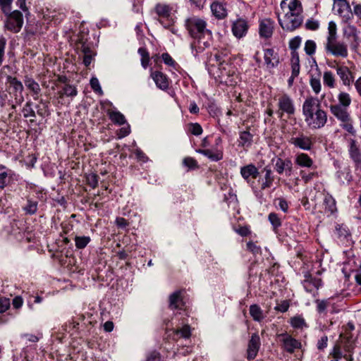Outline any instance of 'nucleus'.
<instances>
[{
	"label": "nucleus",
	"mask_w": 361,
	"mask_h": 361,
	"mask_svg": "<svg viewBox=\"0 0 361 361\" xmlns=\"http://www.w3.org/2000/svg\"><path fill=\"white\" fill-rule=\"evenodd\" d=\"M349 154L352 159L361 157V153L354 139L349 140Z\"/></svg>",
	"instance_id": "obj_48"
},
{
	"label": "nucleus",
	"mask_w": 361,
	"mask_h": 361,
	"mask_svg": "<svg viewBox=\"0 0 361 361\" xmlns=\"http://www.w3.org/2000/svg\"><path fill=\"white\" fill-rule=\"evenodd\" d=\"M340 126L350 135L353 136L356 135V130L353 126V122L351 117L348 120H345V121H341Z\"/></svg>",
	"instance_id": "obj_43"
},
{
	"label": "nucleus",
	"mask_w": 361,
	"mask_h": 361,
	"mask_svg": "<svg viewBox=\"0 0 361 361\" xmlns=\"http://www.w3.org/2000/svg\"><path fill=\"white\" fill-rule=\"evenodd\" d=\"M290 63L292 68L291 78L295 79L300 73V57L298 51H291Z\"/></svg>",
	"instance_id": "obj_35"
},
{
	"label": "nucleus",
	"mask_w": 361,
	"mask_h": 361,
	"mask_svg": "<svg viewBox=\"0 0 361 361\" xmlns=\"http://www.w3.org/2000/svg\"><path fill=\"white\" fill-rule=\"evenodd\" d=\"M6 83L9 84L10 87L13 89L16 92L22 93L23 91V83L18 80L16 77L8 75L6 77Z\"/></svg>",
	"instance_id": "obj_37"
},
{
	"label": "nucleus",
	"mask_w": 361,
	"mask_h": 361,
	"mask_svg": "<svg viewBox=\"0 0 361 361\" xmlns=\"http://www.w3.org/2000/svg\"><path fill=\"white\" fill-rule=\"evenodd\" d=\"M240 173L243 178L247 183H250L252 179L257 178L259 173L258 169L253 164L242 166L240 168Z\"/></svg>",
	"instance_id": "obj_19"
},
{
	"label": "nucleus",
	"mask_w": 361,
	"mask_h": 361,
	"mask_svg": "<svg viewBox=\"0 0 361 361\" xmlns=\"http://www.w3.org/2000/svg\"><path fill=\"white\" fill-rule=\"evenodd\" d=\"M185 26L193 39L190 44L192 54L198 56L211 45L212 32L207 29V23L197 16H191L185 20Z\"/></svg>",
	"instance_id": "obj_1"
},
{
	"label": "nucleus",
	"mask_w": 361,
	"mask_h": 361,
	"mask_svg": "<svg viewBox=\"0 0 361 361\" xmlns=\"http://www.w3.org/2000/svg\"><path fill=\"white\" fill-rule=\"evenodd\" d=\"M247 250H249L253 255H255L261 254V252H262L261 247L252 241H249L247 243Z\"/></svg>",
	"instance_id": "obj_62"
},
{
	"label": "nucleus",
	"mask_w": 361,
	"mask_h": 361,
	"mask_svg": "<svg viewBox=\"0 0 361 361\" xmlns=\"http://www.w3.org/2000/svg\"><path fill=\"white\" fill-rule=\"evenodd\" d=\"M323 82L325 85L330 88L335 87V76L331 71H325L323 75Z\"/></svg>",
	"instance_id": "obj_46"
},
{
	"label": "nucleus",
	"mask_w": 361,
	"mask_h": 361,
	"mask_svg": "<svg viewBox=\"0 0 361 361\" xmlns=\"http://www.w3.org/2000/svg\"><path fill=\"white\" fill-rule=\"evenodd\" d=\"M13 0H0V7L5 14L11 12Z\"/></svg>",
	"instance_id": "obj_64"
},
{
	"label": "nucleus",
	"mask_w": 361,
	"mask_h": 361,
	"mask_svg": "<svg viewBox=\"0 0 361 361\" xmlns=\"http://www.w3.org/2000/svg\"><path fill=\"white\" fill-rule=\"evenodd\" d=\"M249 27L250 25L245 18H238L233 22L231 31L236 38L241 39L247 35Z\"/></svg>",
	"instance_id": "obj_15"
},
{
	"label": "nucleus",
	"mask_w": 361,
	"mask_h": 361,
	"mask_svg": "<svg viewBox=\"0 0 361 361\" xmlns=\"http://www.w3.org/2000/svg\"><path fill=\"white\" fill-rule=\"evenodd\" d=\"M196 152L199 154H203L204 156L207 157L212 161H218L223 159L222 149H215L213 147L212 149H196Z\"/></svg>",
	"instance_id": "obj_23"
},
{
	"label": "nucleus",
	"mask_w": 361,
	"mask_h": 361,
	"mask_svg": "<svg viewBox=\"0 0 361 361\" xmlns=\"http://www.w3.org/2000/svg\"><path fill=\"white\" fill-rule=\"evenodd\" d=\"M322 285V279L312 277L310 275H305V279L303 281V286L307 292H312V288L318 289Z\"/></svg>",
	"instance_id": "obj_31"
},
{
	"label": "nucleus",
	"mask_w": 361,
	"mask_h": 361,
	"mask_svg": "<svg viewBox=\"0 0 361 361\" xmlns=\"http://www.w3.org/2000/svg\"><path fill=\"white\" fill-rule=\"evenodd\" d=\"M38 203L37 201H33L30 199L27 200L26 205L23 207V210L26 214L32 215L35 214L37 211Z\"/></svg>",
	"instance_id": "obj_49"
},
{
	"label": "nucleus",
	"mask_w": 361,
	"mask_h": 361,
	"mask_svg": "<svg viewBox=\"0 0 361 361\" xmlns=\"http://www.w3.org/2000/svg\"><path fill=\"white\" fill-rule=\"evenodd\" d=\"M78 90L74 85L66 84L62 88L58 91V98L59 100H62L64 97H74L77 95ZM61 102V101H59Z\"/></svg>",
	"instance_id": "obj_32"
},
{
	"label": "nucleus",
	"mask_w": 361,
	"mask_h": 361,
	"mask_svg": "<svg viewBox=\"0 0 361 361\" xmlns=\"http://www.w3.org/2000/svg\"><path fill=\"white\" fill-rule=\"evenodd\" d=\"M227 56L222 51H216L213 56H211L209 59V67L211 68L216 69L217 67L228 64L226 62Z\"/></svg>",
	"instance_id": "obj_25"
},
{
	"label": "nucleus",
	"mask_w": 361,
	"mask_h": 361,
	"mask_svg": "<svg viewBox=\"0 0 361 361\" xmlns=\"http://www.w3.org/2000/svg\"><path fill=\"white\" fill-rule=\"evenodd\" d=\"M275 22L269 18L259 20V35L261 38L268 39L272 37Z\"/></svg>",
	"instance_id": "obj_14"
},
{
	"label": "nucleus",
	"mask_w": 361,
	"mask_h": 361,
	"mask_svg": "<svg viewBox=\"0 0 361 361\" xmlns=\"http://www.w3.org/2000/svg\"><path fill=\"white\" fill-rule=\"evenodd\" d=\"M11 307L10 299L0 296V314L6 312Z\"/></svg>",
	"instance_id": "obj_58"
},
{
	"label": "nucleus",
	"mask_w": 361,
	"mask_h": 361,
	"mask_svg": "<svg viewBox=\"0 0 361 361\" xmlns=\"http://www.w3.org/2000/svg\"><path fill=\"white\" fill-rule=\"evenodd\" d=\"M328 34L326 42L337 39V25L334 21H330L328 24Z\"/></svg>",
	"instance_id": "obj_42"
},
{
	"label": "nucleus",
	"mask_w": 361,
	"mask_h": 361,
	"mask_svg": "<svg viewBox=\"0 0 361 361\" xmlns=\"http://www.w3.org/2000/svg\"><path fill=\"white\" fill-rule=\"evenodd\" d=\"M331 113L341 121L348 120L350 116L346 107L341 106L339 104H334L330 106Z\"/></svg>",
	"instance_id": "obj_26"
},
{
	"label": "nucleus",
	"mask_w": 361,
	"mask_h": 361,
	"mask_svg": "<svg viewBox=\"0 0 361 361\" xmlns=\"http://www.w3.org/2000/svg\"><path fill=\"white\" fill-rule=\"evenodd\" d=\"M278 20L281 27L288 31H293L299 27L302 21L303 17L302 15H296L293 13H286L284 20H282L279 14H277Z\"/></svg>",
	"instance_id": "obj_10"
},
{
	"label": "nucleus",
	"mask_w": 361,
	"mask_h": 361,
	"mask_svg": "<svg viewBox=\"0 0 361 361\" xmlns=\"http://www.w3.org/2000/svg\"><path fill=\"white\" fill-rule=\"evenodd\" d=\"M290 325L295 329H302L306 326V322L303 317L300 316H295L290 319Z\"/></svg>",
	"instance_id": "obj_53"
},
{
	"label": "nucleus",
	"mask_w": 361,
	"mask_h": 361,
	"mask_svg": "<svg viewBox=\"0 0 361 361\" xmlns=\"http://www.w3.org/2000/svg\"><path fill=\"white\" fill-rule=\"evenodd\" d=\"M75 247L78 249H84L91 241L90 236H78L76 235L74 238Z\"/></svg>",
	"instance_id": "obj_45"
},
{
	"label": "nucleus",
	"mask_w": 361,
	"mask_h": 361,
	"mask_svg": "<svg viewBox=\"0 0 361 361\" xmlns=\"http://www.w3.org/2000/svg\"><path fill=\"white\" fill-rule=\"evenodd\" d=\"M274 169L279 174L286 173V176H290L293 171V163L288 158H277L275 161Z\"/></svg>",
	"instance_id": "obj_18"
},
{
	"label": "nucleus",
	"mask_w": 361,
	"mask_h": 361,
	"mask_svg": "<svg viewBox=\"0 0 361 361\" xmlns=\"http://www.w3.org/2000/svg\"><path fill=\"white\" fill-rule=\"evenodd\" d=\"M6 45V39L4 36L0 37V67L2 66L5 59V49Z\"/></svg>",
	"instance_id": "obj_59"
},
{
	"label": "nucleus",
	"mask_w": 361,
	"mask_h": 361,
	"mask_svg": "<svg viewBox=\"0 0 361 361\" xmlns=\"http://www.w3.org/2000/svg\"><path fill=\"white\" fill-rule=\"evenodd\" d=\"M264 60L267 68L271 69L278 66L279 58L278 54L273 49L264 50Z\"/></svg>",
	"instance_id": "obj_21"
},
{
	"label": "nucleus",
	"mask_w": 361,
	"mask_h": 361,
	"mask_svg": "<svg viewBox=\"0 0 361 361\" xmlns=\"http://www.w3.org/2000/svg\"><path fill=\"white\" fill-rule=\"evenodd\" d=\"M343 331L341 333L345 337L353 340L356 343L358 336L361 334V326L357 330V335L355 336L353 331H355V325L353 322H349L346 325L342 327Z\"/></svg>",
	"instance_id": "obj_29"
},
{
	"label": "nucleus",
	"mask_w": 361,
	"mask_h": 361,
	"mask_svg": "<svg viewBox=\"0 0 361 361\" xmlns=\"http://www.w3.org/2000/svg\"><path fill=\"white\" fill-rule=\"evenodd\" d=\"M161 59L164 63L169 66L176 68L177 63L173 59V58L168 53H164L161 55Z\"/></svg>",
	"instance_id": "obj_63"
},
{
	"label": "nucleus",
	"mask_w": 361,
	"mask_h": 361,
	"mask_svg": "<svg viewBox=\"0 0 361 361\" xmlns=\"http://www.w3.org/2000/svg\"><path fill=\"white\" fill-rule=\"evenodd\" d=\"M302 114L307 126L310 129H320L327 123V113L322 109L321 103L317 98H306L302 104Z\"/></svg>",
	"instance_id": "obj_2"
},
{
	"label": "nucleus",
	"mask_w": 361,
	"mask_h": 361,
	"mask_svg": "<svg viewBox=\"0 0 361 361\" xmlns=\"http://www.w3.org/2000/svg\"><path fill=\"white\" fill-rule=\"evenodd\" d=\"M188 130L192 135L198 136L200 135L202 132V126L197 123H190L188 125Z\"/></svg>",
	"instance_id": "obj_55"
},
{
	"label": "nucleus",
	"mask_w": 361,
	"mask_h": 361,
	"mask_svg": "<svg viewBox=\"0 0 361 361\" xmlns=\"http://www.w3.org/2000/svg\"><path fill=\"white\" fill-rule=\"evenodd\" d=\"M173 332L175 335H180L181 338H189L191 336V328L189 325L185 324L181 328L175 329Z\"/></svg>",
	"instance_id": "obj_47"
},
{
	"label": "nucleus",
	"mask_w": 361,
	"mask_h": 361,
	"mask_svg": "<svg viewBox=\"0 0 361 361\" xmlns=\"http://www.w3.org/2000/svg\"><path fill=\"white\" fill-rule=\"evenodd\" d=\"M317 44L314 40L308 39L305 43L304 51L308 56H313L316 52Z\"/></svg>",
	"instance_id": "obj_51"
},
{
	"label": "nucleus",
	"mask_w": 361,
	"mask_h": 361,
	"mask_svg": "<svg viewBox=\"0 0 361 361\" xmlns=\"http://www.w3.org/2000/svg\"><path fill=\"white\" fill-rule=\"evenodd\" d=\"M151 76L158 88L162 90H166L169 88V78L165 74L160 71H154L152 72Z\"/></svg>",
	"instance_id": "obj_24"
},
{
	"label": "nucleus",
	"mask_w": 361,
	"mask_h": 361,
	"mask_svg": "<svg viewBox=\"0 0 361 361\" xmlns=\"http://www.w3.org/2000/svg\"><path fill=\"white\" fill-rule=\"evenodd\" d=\"M138 54L141 56V65L143 68L146 69L149 63V54L148 51L145 47H140L137 51Z\"/></svg>",
	"instance_id": "obj_41"
},
{
	"label": "nucleus",
	"mask_w": 361,
	"mask_h": 361,
	"mask_svg": "<svg viewBox=\"0 0 361 361\" xmlns=\"http://www.w3.org/2000/svg\"><path fill=\"white\" fill-rule=\"evenodd\" d=\"M183 165L187 167L189 170L197 169L199 168L197 161L190 157H187L183 159Z\"/></svg>",
	"instance_id": "obj_52"
},
{
	"label": "nucleus",
	"mask_w": 361,
	"mask_h": 361,
	"mask_svg": "<svg viewBox=\"0 0 361 361\" xmlns=\"http://www.w3.org/2000/svg\"><path fill=\"white\" fill-rule=\"evenodd\" d=\"M260 346V338L257 334H253L248 343L247 359L253 360L256 357Z\"/></svg>",
	"instance_id": "obj_20"
},
{
	"label": "nucleus",
	"mask_w": 361,
	"mask_h": 361,
	"mask_svg": "<svg viewBox=\"0 0 361 361\" xmlns=\"http://www.w3.org/2000/svg\"><path fill=\"white\" fill-rule=\"evenodd\" d=\"M82 53H83V63L85 64V66H88L92 59H93V57L94 56V51L90 49L88 47H86L85 45H82Z\"/></svg>",
	"instance_id": "obj_40"
},
{
	"label": "nucleus",
	"mask_w": 361,
	"mask_h": 361,
	"mask_svg": "<svg viewBox=\"0 0 361 361\" xmlns=\"http://www.w3.org/2000/svg\"><path fill=\"white\" fill-rule=\"evenodd\" d=\"M330 355L333 357L331 361H340L341 358H344L346 361H353V357H351L350 355H343V353L340 352L338 349H332Z\"/></svg>",
	"instance_id": "obj_44"
},
{
	"label": "nucleus",
	"mask_w": 361,
	"mask_h": 361,
	"mask_svg": "<svg viewBox=\"0 0 361 361\" xmlns=\"http://www.w3.org/2000/svg\"><path fill=\"white\" fill-rule=\"evenodd\" d=\"M343 23L344 24L342 29L343 37L350 42L351 49H357L360 43V37L359 36L360 31L349 21Z\"/></svg>",
	"instance_id": "obj_9"
},
{
	"label": "nucleus",
	"mask_w": 361,
	"mask_h": 361,
	"mask_svg": "<svg viewBox=\"0 0 361 361\" xmlns=\"http://www.w3.org/2000/svg\"><path fill=\"white\" fill-rule=\"evenodd\" d=\"M336 73L345 86H350L355 79V76L348 67L341 65L335 67Z\"/></svg>",
	"instance_id": "obj_17"
},
{
	"label": "nucleus",
	"mask_w": 361,
	"mask_h": 361,
	"mask_svg": "<svg viewBox=\"0 0 361 361\" xmlns=\"http://www.w3.org/2000/svg\"><path fill=\"white\" fill-rule=\"evenodd\" d=\"M208 71L221 83L231 86L237 83V75L235 74L233 67L228 63L217 67L216 69L208 68Z\"/></svg>",
	"instance_id": "obj_3"
},
{
	"label": "nucleus",
	"mask_w": 361,
	"mask_h": 361,
	"mask_svg": "<svg viewBox=\"0 0 361 361\" xmlns=\"http://www.w3.org/2000/svg\"><path fill=\"white\" fill-rule=\"evenodd\" d=\"M302 42V38L299 36L292 38L289 42V48L291 51H298L297 49L300 47Z\"/></svg>",
	"instance_id": "obj_60"
},
{
	"label": "nucleus",
	"mask_w": 361,
	"mask_h": 361,
	"mask_svg": "<svg viewBox=\"0 0 361 361\" xmlns=\"http://www.w3.org/2000/svg\"><path fill=\"white\" fill-rule=\"evenodd\" d=\"M212 14L219 19H223L227 16V11L225 5L223 3L215 1L211 6Z\"/></svg>",
	"instance_id": "obj_33"
},
{
	"label": "nucleus",
	"mask_w": 361,
	"mask_h": 361,
	"mask_svg": "<svg viewBox=\"0 0 361 361\" xmlns=\"http://www.w3.org/2000/svg\"><path fill=\"white\" fill-rule=\"evenodd\" d=\"M250 314L255 321L260 322L264 319L262 310L257 305H252L250 307Z\"/></svg>",
	"instance_id": "obj_39"
},
{
	"label": "nucleus",
	"mask_w": 361,
	"mask_h": 361,
	"mask_svg": "<svg viewBox=\"0 0 361 361\" xmlns=\"http://www.w3.org/2000/svg\"><path fill=\"white\" fill-rule=\"evenodd\" d=\"M6 15L7 17L4 20V29L13 33L19 32L23 25L22 13L16 10Z\"/></svg>",
	"instance_id": "obj_8"
},
{
	"label": "nucleus",
	"mask_w": 361,
	"mask_h": 361,
	"mask_svg": "<svg viewBox=\"0 0 361 361\" xmlns=\"http://www.w3.org/2000/svg\"><path fill=\"white\" fill-rule=\"evenodd\" d=\"M106 114L110 120L115 124L121 126L126 123V120L123 114L116 110L107 109Z\"/></svg>",
	"instance_id": "obj_34"
},
{
	"label": "nucleus",
	"mask_w": 361,
	"mask_h": 361,
	"mask_svg": "<svg viewBox=\"0 0 361 361\" xmlns=\"http://www.w3.org/2000/svg\"><path fill=\"white\" fill-rule=\"evenodd\" d=\"M278 109L276 114L279 118H281L284 114L290 116L295 114V108L293 99L287 94H281L277 99Z\"/></svg>",
	"instance_id": "obj_7"
},
{
	"label": "nucleus",
	"mask_w": 361,
	"mask_h": 361,
	"mask_svg": "<svg viewBox=\"0 0 361 361\" xmlns=\"http://www.w3.org/2000/svg\"><path fill=\"white\" fill-rule=\"evenodd\" d=\"M338 99L339 101L338 104L341 106L348 108L351 104L350 97L346 92H341L338 96Z\"/></svg>",
	"instance_id": "obj_54"
},
{
	"label": "nucleus",
	"mask_w": 361,
	"mask_h": 361,
	"mask_svg": "<svg viewBox=\"0 0 361 361\" xmlns=\"http://www.w3.org/2000/svg\"><path fill=\"white\" fill-rule=\"evenodd\" d=\"M335 6L337 8L338 14L342 18V23H348L353 18L350 6L346 0H335Z\"/></svg>",
	"instance_id": "obj_16"
},
{
	"label": "nucleus",
	"mask_w": 361,
	"mask_h": 361,
	"mask_svg": "<svg viewBox=\"0 0 361 361\" xmlns=\"http://www.w3.org/2000/svg\"><path fill=\"white\" fill-rule=\"evenodd\" d=\"M300 176L305 183H308L313 178H317L319 174L317 171L307 172L305 170H301L300 171Z\"/></svg>",
	"instance_id": "obj_50"
},
{
	"label": "nucleus",
	"mask_w": 361,
	"mask_h": 361,
	"mask_svg": "<svg viewBox=\"0 0 361 361\" xmlns=\"http://www.w3.org/2000/svg\"><path fill=\"white\" fill-rule=\"evenodd\" d=\"M263 171L265 172L264 176L263 178H259L258 180V182L260 184V189L262 190L270 188L274 180V177L270 168L266 166Z\"/></svg>",
	"instance_id": "obj_27"
},
{
	"label": "nucleus",
	"mask_w": 361,
	"mask_h": 361,
	"mask_svg": "<svg viewBox=\"0 0 361 361\" xmlns=\"http://www.w3.org/2000/svg\"><path fill=\"white\" fill-rule=\"evenodd\" d=\"M173 11V6L164 1L157 3L151 11L152 13L155 14L160 21L171 20Z\"/></svg>",
	"instance_id": "obj_12"
},
{
	"label": "nucleus",
	"mask_w": 361,
	"mask_h": 361,
	"mask_svg": "<svg viewBox=\"0 0 361 361\" xmlns=\"http://www.w3.org/2000/svg\"><path fill=\"white\" fill-rule=\"evenodd\" d=\"M314 195L310 197L312 202H314V207L317 209L318 211L324 214L329 216L336 212V200L329 193L323 195V202L322 204L316 202L317 198L322 196V194L319 191H315Z\"/></svg>",
	"instance_id": "obj_5"
},
{
	"label": "nucleus",
	"mask_w": 361,
	"mask_h": 361,
	"mask_svg": "<svg viewBox=\"0 0 361 361\" xmlns=\"http://www.w3.org/2000/svg\"><path fill=\"white\" fill-rule=\"evenodd\" d=\"M24 82L27 89L31 92L34 99H37L41 92V88L38 82L30 77H25Z\"/></svg>",
	"instance_id": "obj_30"
},
{
	"label": "nucleus",
	"mask_w": 361,
	"mask_h": 361,
	"mask_svg": "<svg viewBox=\"0 0 361 361\" xmlns=\"http://www.w3.org/2000/svg\"><path fill=\"white\" fill-rule=\"evenodd\" d=\"M252 135L248 131H243L240 133L238 146L247 148L252 143Z\"/></svg>",
	"instance_id": "obj_36"
},
{
	"label": "nucleus",
	"mask_w": 361,
	"mask_h": 361,
	"mask_svg": "<svg viewBox=\"0 0 361 361\" xmlns=\"http://www.w3.org/2000/svg\"><path fill=\"white\" fill-rule=\"evenodd\" d=\"M295 164L302 168L311 169L314 165V161L307 154L300 152L295 154Z\"/></svg>",
	"instance_id": "obj_28"
},
{
	"label": "nucleus",
	"mask_w": 361,
	"mask_h": 361,
	"mask_svg": "<svg viewBox=\"0 0 361 361\" xmlns=\"http://www.w3.org/2000/svg\"><path fill=\"white\" fill-rule=\"evenodd\" d=\"M325 52L336 58L345 59L348 56V45L338 39L326 42L324 44Z\"/></svg>",
	"instance_id": "obj_6"
},
{
	"label": "nucleus",
	"mask_w": 361,
	"mask_h": 361,
	"mask_svg": "<svg viewBox=\"0 0 361 361\" xmlns=\"http://www.w3.org/2000/svg\"><path fill=\"white\" fill-rule=\"evenodd\" d=\"M289 11L288 13H293L296 15H302V6L300 1L299 0H291L288 4Z\"/></svg>",
	"instance_id": "obj_38"
},
{
	"label": "nucleus",
	"mask_w": 361,
	"mask_h": 361,
	"mask_svg": "<svg viewBox=\"0 0 361 361\" xmlns=\"http://www.w3.org/2000/svg\"><path fill=\"white\" fill-rule=\"evenodd\" d=\"M356 346V343L342 334H340L339 337L336 343H335L333 350L338 349L340 352H343V355H350L351 357H353V355Z\"/></svg>",
	"instance_id": "obj_13"
},
{
	"label": "nucleus",
	"mask_w": 361,
	"mask_h": 361,
	"mask_svg": "<svg viewBox=\"0 0 361 361\" xmlns=\"http://www.w3.org/2000/svg\"><path fill=\"white\" fill-rule=\"evenodd\" d=\"M288 142L294 147L303 151H310L314 144V138L312 136H308L302 132L297 133V128H294L290 133Z\"/></svg>",
	"instance_id": "obj_4"
},
{
	"label": "nucleus",
	"mask_w": 361,
	"mask_h": 361,
	"mask_svg": "<svg viewBox=\"0 0 361 361\" xmlns=\"http://www.w3.org/2000/svg\"><path fill=\"white\" fill-rule=\"evenodd\" d=\"M23 114L25 118L35 117V112L32 108V103L27 102L23 109Z\"/></svg>",
	"instance_id": "obj_57"
},
{
	"label": "nucleus",
	"mask_w": 361,
	"mask_h": 361,
	"mask_svg": "<svg viewBox=\"0 0 361 361\" xmlns=\"http://www.w3.org/2000/svg\"><path fill=\"white\" fill-rule=\"evenodd\" d=\"M277 337L281 343V348L288 353H293L295 350L300 349L302 346L300 341L287 333L278 334Z\"/></svg>",
	"instance_id": "obj_11"
},
{
	"label": "nucleus",
	"mask_w": 361,
	"mask_h": 361,
	"mask_svg": "<svg viewBox=\"0 0 361 361\" xmlns=\"http://www.w3.org/2000/svg\"><path fill=\"white\" fill-rule=\"evenodd\" d=\"M268 219L272 225L274 230L277 229L281 226V221L279 215L276 213H270L268 216Z\"/></svg>",
	"instance_id": "obj_56"
},
{
	"label": "nucleus",
	"mask_w": 361,
	"mask_h": 361,
	"mask_svg": "<svg viewBox=\"0 0 361 361\" xmlns=\"http://www.w3.org/2000/svg\"><path fill=\"white\" fill-rule=\"evenodd\" d=\"M169 307L171 310H181L185 305L181 290H176L171 293L169 295Z\"/></svg>",
	"instance_id": "obj_22"
},
{
	"label": "nucleus",
	"mask_w": 361,
	"mask_h": 361,
	"mask_svg": "<svg viewBox=\"0 0 361 361\" xmlns=\"http://www.w3.org/2000/svg\"><path fill=\"white\" fill-rule=\"evenodd\" d=\"M90 86L94 92L98 93L100 95L103 94V91L100 86L99 80L97 78H92L90 80Z\"/></svg>",
	"instance_id": "obj_61"
}]
</instances>
